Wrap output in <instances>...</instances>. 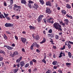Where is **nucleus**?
I'll use <instances>...</instances> for the list:
<instances>
[{"label":"nucleus","instance_id":"obj_1","mask_svg":"<svg viewBox=\"0 0 73 73\" xmlns=\"http://www.w3.org/2000/svg\"><path fill=\"white\" fill-rule=\"evenodd\" d=\"M53 25L54 27V28H55L57 30H59L60 31H62V30L61 29V26L60 25V24L57 23H56L54 24Z\"/></svg>","mask_w":73,"mask_h":73},{"label":"nucleus","instance_id":"obj_2","mask_svg":"<svg viewBox=\"0 0 73 73\" xmlns=\"http://www.w3.org/2000/svg\"><path fill=\"white\" fill-rule=\"evenodd\" d=\"M16 9H16V11H18L19 9H21V6H18L17 5L15 4L13 7V10L14 11H15Z\"/></svg>","mask_w":73,"mask_h":73},{"label":"nucleus","instance_id":"obj_3","mask_svg":"<svg viewBox=\"0 0 73 73\" xmlns=\"http://www.w3.org/2000/svg\"><path fill=\"white\" fill-rule=\"evenodd\" d=\"M20 39L23 42V44H25V43L26 42V41H27V38L25 37H22Z\"/></svg>","mask_w":73,"mask_h":73},{"label":"nucleus","instance_id":"obj_4","mask_svg":"<svg viewBox=\"0 0 73 73\" xmlns=\"http://www.w3.org/2000/svg\"><path fill=\"white\" fill-rule=\"evenodd\" d=\"M46 13H48V14H51L52 13V11L50 9V8L49 7H47L46 8Z\"/></svg>","mask_w":73,"mask_h":73},{"label":"nucleus","instance_id":"obj_5","mask_svg":"<svg viewBox=\"0 0 73 73\" xmlns=\"http://www.w3.org/2000/svg\"><path fill=\"white\" fill-rule=\"evenodd\" d=\"M5 26L6 27H13V24L12 23H6L5 25Z\"/></svg>","mask_w":73,"mask_h":73},{"label":"nucleus","instance_id":"obj_6","mask_svg":"<svg viewBox=\"0 0 73 73\" xmlns=\"http://www.w3.org/2000/svg\"><path fill=\"white\" fill-rule=\"evenodd\" d=\"M44 17V15H40L38 17V22H40L41 21V20H42V19Z\"/></svg>","mask_w":73,"mask_h":73},{"label":"nucleus","instance_id":"obj_7","mask_svg":"<svg viewBox=\"0 0 73 73\" xmlns=\"http://www.w3.org/2000/svg\"><path fill=\"white\" fill-rule=\"evenodd\" d=\"M4 47H6L9 50H12L13 49V48L12 46H9L5 45L4 46Z\"/></svg>","mask_w":73,"mask_h":73},{"label":"nucleus","instance_id":"obj_8","mask_svg":"<svg viewBox=\"0 0 73 73\" xmlns=\"http://www.w3.org/2000/svg\"><path fill=\"white\" fill-rule=\"evenodd\" d=\"M23 58V57H21L19 58L18 59L16 60V63H19L20 61L21 60V59Z\"/></svg>","mask_w":73,"mask_h":73},{"label":"nucleus","instance_id":"obj_9","mask_svg":"<svg viewBox=\"0 0 73 73\" xmlns=\"http://www.w3.org/2000/svg\"><path fill=\"white\" fill-rule=\"evenodd\" d=\"M20 65L21 66V67H23V66H24V65H25V63H24V61H21L20 62Z\"/></svg>","mask_w":73,"mask_h":73},{"label":"nucleus","instance_id":"obj_10","mask_svg":"<svg viewBox=\"0 0 73 73\" xmlns=\"http://www.w3.org/2000/svg\"><path fill=\"white\" fill-rule=\"evenodd\" d=\"M34 39L36 40H38L40 39V36L38 35H36L34 37Z\"/></svg>","mask_w":73,"mask_h":73},{"label":"nucleus","instance_id":"obj_11","mask_svg":"<svg viewBox=\"0 0 73 73\" xmlns=\"http://www.w3.org/2000/svg\"><path fill=\"white\" fill-rule=\"evenodd\" d=\"M46 5L48 6H51V3H50V2L49 1H47L46 2Z\"/></svg>","mask_w":73,"mask_h":73},{"label":"nucleus","instance_id":"obj_12","mask_svg":"<svg viewBox=\"0 0 73 73\" xmlns=\"http://www.w3.org/2000/svg\"><path fill=\"white\" fill-rule=\"evenodd\" d=\"M30 29V30H35V27L32 26L31 25H30L29 26Z\"/></svg>","mask_w":73,"mask_h":73},{"label":"nucleus","instance_id":"obj_13","mask_svg":"<svg viewBox=\"0 0 73 73\" xmlns=\"http://www.w3.org/2000/svg\"><path fill=\"white\" fill-rule=\"evenodd\" d=\"M64 22H65V23H66V25H68V23H69V20H68V19H64Z\"/></svg>","mask_w":73,"mask_h":73},{"label":"nucleus","instance_id":"obj_14","mask_svg":"<svg viewBox=\"0 0 73 73\" xmlns=\"http://www.w3.org/2000/svg\"><path fill=\"white\" fill-rule=\"evenodd\" d=\"M38 7V6L37 4H36V3H35L34 6H33V8H35V9H37Z\"/></svg>","mask_w":73,"mask_h":73},{"label":"nucleus","instance_id":"obj_15","mask_svg":"<svg viewBox=\"0 0 73 73\" xmlns=\"http://www.w3.org/2000/svg\"><path fill=\"white\" fill-rule=\"evenodd\" d=\"M66 7L67 9H70L71 8V6L69 4H67L66 5Z\"/></svg>","mask_w":73,"mask_h":73},{"label":"nucleus","instance_id":"obj_16","mask_svg":"<svg viewBox=\"0 0 73 73\" xmlns=\"http://www.w3.org/2000/svg\"><path fill=\"white\" fill-rule=\"evenodd\" d=\"M21 3L22 4H24L25 5H26V4L27 3L25 0H21Z\"/></svg>","mask_w":73,"mask_h":73},{"label":"nucleus","instance_id":"obj_17","mask_svg":"<svg viewBox=\"0 0 73 73\" xmlns=\"http://www.w3.org/2000/svg\"><path fill=\"white\" fill-rule=\"evenodd\" d=\"M19 66H19V64H14L13 66V67L14 68H19Z\"/></svg>","mask_w":73,"mask_h":73},{"label":"nucleus","instance_id":"obj_18","mask_svg":"<svg viewBox=\"0 0 73 73\" xmlns=\"http://www.w3.org/2000/svg\"><path fill=\"white\" fill-rule=\"evenodd\" d=\"M61 12L62 14H63L64 15H66V12L64 10H62L61 11Z\"/></svg>","mask_w":73,"mask_h":73},{"label":"nucleus","instance_id":"obj_19","mask_svg":"<svg viewBox=\"0 0 73 73\" xmlns=\"http://www.w3.org/2000/svg\"><path fill=\"white\" fill-rule=\"evenodd\" d=\"M60 24H61L62 26H65V23H63L62 21H59Z\"/></svg>","mask_w":73,"mask_h":73},{"label":"nucleus","instance_id":"obj_20","mask_svg":"<svg viewBox=\"0 0 73 73\" xmlns=\"http://www.w3.org/2000/svg\"><path fill=\"white\" fill-rule=\"evenodd\" d=\"M3 38L6 40H7L8 39V37L5 34H4L3 36Z\"/></svg>","mask_w":73,"mask_h":73},{"label":"nucleus","instance_id":"obj_21","mask_svg":"<svg viewBox=\"0 0 73 73\" xmlns=\"http://www.w3.org/2000/svg\"><path fill=\"white\" fill-rule=\"evenodd\" d=\"M46 42V39L45 38H43V39L42 41L40 42V44H43V43H44Z\"/></svg>","mask_w":73,"mask_h":73},{"label":"nucleus","instance_id":"obj_22","mask_svg":"<svg viewBox=\"0 0 73 73\" xmlns=\"http://www.w3.org/2000/svg\"><path fill=\"white\" fill-rule=\"evenodd\" d=\"M0 53H1V54H3L5 55V51L4 50H0Z\"/></svg>","mask_w":73,"mask_h":73},{"label":"nucleus","instance_id":"obj_23","mask_svg":"<svg viewBox=\"0 0 73 73\" xmlns=\"http://www.w3.org/2000/svg\"><path fill=\"white\" fill-rule=\"evenodd\" d=\"M57 64H58V62H57V61H55L53 62L52 63V64L54 65H56Z\"/></svg>","mask_w":73,"mask_h":73},{"label":"nucleus","instance_id":"obj_24","mask_svg":"<svg viewBox=\"0 0 73 73\" xmlns=\"http://www.w3.org/2000/svg\"><path fill=\"white\" fill-rule=\"evenodd\" d=\"M39 1L40 2V4H41L42 5H44V2L43 0H39Z\"/></svg>","mask_w":73,"mask_h":73},{"label":"nucleus","instance_id":"obj_25","mask_svg":"<svg viewBox=\"0 0 73 73\" xmlns=\"http://www.w3.org/2000/svg\"><path fill=\"white\" fill-rule=\"evenodd\" d=\"M19 70V69L16 68L14 70L13 73H16L17 72V71Z\"/></svg>","mask_w":73,"mask_h":73},{"label":"nucleus","instance_id":"obj_26","mask_svg":"<svg viewBox=\"0 0 73 73\" xmlns=\"http://www.w3.org/2000/svg\"><path fill=\"white\" fill-rule=\"evenodd\" d=\"M68 56L69 58H72V54H71V53L70 52H68Z\"/></svg>","mask_w":73,"mask_h":73},{"label":"nucleus","instance_id":"obj_27","mask_svg":"<svg viewBox=\"0 0 73 73\" xmlns=\"http://www.w3.org/2000/svg\"><path fill=\"white\" fill-rule=\"evenodd\" d=\"M59 36L58 35H56L55 36V38L56 40H58L59 39Z\"/></svg>","mask_w":73,"mask_h":73},{"label":"nucleus","instance_id":"obj_28","mask_svg":"<svg viewBox=\"0 0 73 73\" xmlns=\"http://www.w3.org/2000/svg\"><path fill=\"white\" fill-rule=\"evenodd\" d=\"M13 54L15 56H17V55L19 54V53L17 51H15L13 52Z\"/></svg>","mask_w":73,"mask_h":73},{"label":"nucleus","instance_id":"obj_29","mask_svg":"<svg viewBox=\"0 0 73 73\" xmlns=\"http://www.w3.org/2000/svg\"><path fill=\"white\" fill-rule=\"evenodd\" d=\"M66 16L67 17H68V18H70L71 19H73V17L71 16H70L68 14H67L66 15Z\"/></svg>","mask_w":73,"mask_h":73},{"label":"nucleus","instance_id":"obj_30","mask_svg":"<svg viewBox=\"0 0 73 73\" xmlns=\"http://www.w3.org/2000/svg\"><path fill=\"white\" fill-rule=\"evenodd\" d=\"M3 18L4 19H5V17H4V15H3V14H1L0 15V18L1 19H3Z\"/></svg>","mask_w":73,"mask_h":73},{"label":"nucleus","instance_id":"obj_31","mask_svg":"<svg viewBox=\"0 0 73 73\" xmlns=\"http://www.w3.org/2000/svg\"><path fill=\"white\" fill-rule=\"evenodd\" d=\"M66 64L67 66H68V67H70V65H71V63H70L67 62L66 63Z\"/></svg>","mask_w":73,"mask_h":73},{"label":"nucleus","instance_id":"obj_32","mask_svg":"<svg viewBox=\"0 0 73 73\" xmlns=\"http://www.w3.org/2000/svg\"><path fill=\"white\" fill-rule=\"evenodd\" d=\"M67 46L68 47L69 49H70L71 48V44H70L68 43Z\"/></svg>","mask_w":73,"mask_h":73},{"label":"nucleus","instance_id":"obj_33","mask_svg":"<svg viewBox=\"0 0 73 73\" xmlns=\"http://www.w3.org/2000/svg\"><path fill=\"white\" fill-rule=\"evenodd\" d=\"M31 6L32 5L31 4L29 3L27 4V7H28L29 8H32Z\"/></svg>","mask_w":73,"mask_h":73},{"label":"nucleus","instance_id":"obj_34","mask_svg":"<svg viewBox=\"0 0 73 73\" xmlns=\"http://www.w3.org/2000/svg\"><path fill=\"white\" fill-rule=\"evenodd\" d=\"M28 2H29V4H34V2L30 0L29 1H28Z\"/></svg>","mask_w":73,"mask_h":73},{"label":"nucleus","instance_id":"obj_35","mask_svg":"<svg viewBox=\"0 0 73 73\" xmlns=\"http://www.w3.org/2000/svg\"><path fill=\"white\" fill-rule=\"evenodd\" d=\"M37 42H34L32 44V45L33 46H35V47H36V45H37Z\"/></svg>","mask_w":73,"mask_h":73},{"label":"nucleus","instance_id":"obj_36","mask_svg":"<svg viewBox=\"0 0 73 73\" xmlns=\"http://www.w3.org/2000/svg\"><path fill=\"white\" fill-rule=\"evenodd\" d=\"M29 66V63H27L25 65V68H28Z\"/></svg>","mask_w":73,"mask_h":73},{"label":"nucleus","instance_id":"obj_37","mask_svg":"<svg viewBox=\"0 0 73 73\" xmlns=\"http://www.w3.org/2000/svg\"><path fill=\"white\" fill-rule=\"evenodd\" d=\"M30 65H33V62L32 60L30 61L29 62Z\"/></svg>","mask_w":73,"mask_h":73},{"label":"nucleus","instance_id":"obj_38","mask_svg":"<svg viewBox=\"0 0 73 73\" xmlns=\"http://www.w3.org/2000/svg\"><path fill=\"white\" fill-rule=\"evenodd\" d=\"M35 47L37 48H39L40 47V46L39 44H36V45L35 46Z\"/></svg>","mask_w":73,"mask_h":73},{"label":"nucleus","instance_id":"obj_39","mask_svg":"<svg viewBox=\"0 0 73 73\" xmlns=\"http://www.w3.org/2000/svg\"><path fill=\"white\" fill-rule=\"evenodd\" d=\"M46 73H52L51 70H48L46 72Z\"/></svg>","mask_w":73,"mask_h":73},{"label":"nucleus","instance_id":"obj_40","mask_svg":"<svg viewBox=\"0 0 73 73\" xmlns=\"http://www.w3.org/2000/svg\"><path fill=\"white\" fill-rule=\"evenodd\" d=\"M62 52H61L60 53V56H59V58H61V57L62 56Z\"/></svg>","mask_w":73,"mask_h":73},{"label":"nucleus","instance_id":"obj_41","mask_svg":"<svg viewBox=\"0 0 73 73\" xmlns=\"http://www.w3.org/2000/svg\"><path fill=\"white\" fill-rule=\"evenodd\" d=\"M3 13L5 17H7V16H8V14H6L5 13Z\"/></svg>","mask_w":73,"mask_h":73},{"label":"nucleus","instance_id":"obj_42","mask_svg":"<svg viewBox=\"0 0 73 73\" xmlns=\"http://www.w3.org/2000/svg\"><path fill=\"white\" fill-rule=\"evenodd\" d=\"M58 72L60 73H62V71L61 70V69H59L58 71Z\"/></svg>","mask_w":73,"mask_h":73},{"label":"nucleus","instance_id":"obj_43","mask_svg":"<svg viewBox=\"0 0 73 73\" xmlns=\"http://www.w3.org/2000/svg\"><path fill=\"white\" fill-rule=\"evenodd\" d=\"M5 32L6 33H7V34H9L10 35L11 34V33H10L9 31H6Z\"/></svg>","mask_w":73,"mask_h":73},{"label":"nucleus","instance_id":"obj_44","mask_svg":"<svg viewBox=\"0 0 73 73\" xmlns=\"http://www.w3.org/2000/svg\"><path fill=\"white\" fill-rule=\"evenodd\" d=\"M65 49V46L64 45L62 48H61V50H64V49Z\"/></svg>","mask_w":73,"mask_h":73},{"label":"nucleus","instance_id":"obj_45","mask_svg":"<svg viewBox=\"0 0 73 73\" xmlns=\"http://www.w3.org/2000/svg\"><path fill=\"white\" fill-rule=\"evenodd\" d=\"M33 46H33L32 44L31 45V46L30 47V49L31 50H33Z\"/></svg>","mask_w":73,"mask_h":73},{"label":"nucleus","instance_id":"obj_46","mask_svg":"<svg viewBox=\"0 0 73 73\" xmlns=\"http://www.w3.org/2000/svg\"><path fill=\"white\" fill-rule=\"evenodd\" d=\"M42 62H43L45 64H46V61H45V60L43 59L42 60Z\"/></svg>","mask_w":73,"mask_h":73},{"label":"nucleus","instance_id":"obj_47","mask_svg":"<svg viewBox=\"0 0 73 73\" xmlns=\"http://www.w3.org/2000/svg\"><path fill=\"white\" fill-rule=\"evenodd\" d=\"M58 35L59 36H61V37H62V33H59Z\"/></svg>","mask_w":73,"mask_h":73},{"label":"nucleus","instance_id":"obj_48","mask_svg":"<svg viewBox=\"0 0 73 73\" xmlns=\"http://www.w3.org/2000/svg\"><path fill=\"white\" fill-rule=\"evenodd\" d=\"M69 44L68 41H67L65 42V45H66V46L67 45H67H68L67 44Z\"/></svg>","mask_w":73,"mask_h":73},{"label":"nucleus","instance_id":"obj_49","mask_svg":"<svg viewBox=\"0 0 73 73\" xmlns=\"http://www.w3.org/2000/svg\"><path fill=\"white\" fill-rule=\"evenodd\" d=\"M10 56L11 57H15V55H14V54H10Z\"/></svg>","mask_w":73,"mask_h":73},{"label":"nucleus","instance_id":"obj_50","mask_svg":"<svg viewBox=\"0 0 73 73\" xmlns=\"http://www.w3.org/2000/svg\"><path fill=\"white\" fill-rule=\"evenodd\" d=\"M50 42L51 44H52L53 45H54V42H53V41L52 40H50Z\"/></svg>","mask_w":73,"mask_h":73},{"label":"nucleus","instance_id":"obj_51","mask_svg":"<svg viewBox=\"0 0 73 73\" xmlns=\"http://www.w3.org/2000/svg\"><path fill=\"white\" fill-rule=\"evenodd\" d=\"M10 4H13V0H10Z\"/></svg>","mask_w":73,"mask_h":73},{"label":"nucleus","instance_id":"obj_52","mask_svg":"<svg viewBox=\"0 0 73 73\" xmlns=\"http://www.w3.org/2000/svg\"><path fill=\"white\" fill-rule=\"evenodd\" d=\"M47 23H50V19H48L47 20Z\"/></svg>","mask_w":73,"mask_h":73},{"label":"nucleus","instance_id":"obj_53","mask_svg":"<svg viewBox=\"0 0 73 73\" xmlns=\"http://www.w3.org/2000/svg\"><path fill=\"white\" fill-rule=\"evenodd\" d=\"M36 52L38 53H39L40 52V50H38V49H37L36 50Z\"/></svg>","mask_w":73,"mask_h":73},{"label":"nucleus","instance_id":"obj_54","mask_svg":"<svg viewBox=\"0 0 73 73\" xmlns=\"http://www.w3.org/2000/svg\"><path fill=\"white\" fill-rule=\"evenodd\" d=\"M69 43L70 44H72V45H73V42L71 41H70L69 40L68 41V43Z\"/></svg>","mask_w":73,"mask_h":73},{"label":"nucleus","instance_id":"obj_55","mask_svg":"<svg viewBox=\"0 0 73 73\" xmlns=\"http://www.w3.org/2000/svg\"><path fill=\"white\" fill-rule=\"evenodd\" d=\"M15 38L16 39V40H18V37H17V36L15 35Z\"/></svg>","mask_w":73,"mask_h":73},{"label":"nucleus","instance_id":"obj_56","mask_svg":"<svg viewBox=\"0 0 73 73\" xmlns=\"http://www.w3.org/2000/svg\"><path fill=\"white\" fill-rule=\"evenodd\" d=\"M1 66H3L4 65V63L3 62H1Z\"/></svg>","mask_w":73,"mask_h":73},{"label":"nucleus","instance_id":"obj_57","mask_svg":"<svg viewBox=\"0 0 73 73\" xmlns=\"http://www.w3.org/2000/svg\"><path fill=\"white\" fill-rule=\"evenodd\" d=\"M43 21H44V23H46V19H43Z\"/></svg>","mask_w":73,"mask_h":73},{"label":"nucleus","instance_id":"obj_58","mask_svg":"<svg viewBox=\"0 0 73 73\" xmlns=\"http://www.w3.org/2000/svg\"><path fill=\"white\" fill-rule=\"evenodd\" d=\"M50 35H51V38H52V37H54V34H50Z\"/></svg>","mask_w":73,"mask_h":73},{"label":"nucleus","instance_id":"obj_59","mask_svg":"<svg viewBox=\"0 0 73 73\" xmlns=\"http://www.w3.org/2000/svg\"><path fill=\"white\" fill-rule=\"evenodd\" d=\"M32 61H33V62H36V60L35 59H33Z\"/></svg>","mask_w":73,"mask_h":73},{"label":"nucleus","instance_id":"obj_60","mask_svg":"<svg viewBox=\"0 0 73 73\" xmlns=\"http://www.w3.org/2000/svg\"><path fill=\"white\" fill-rule=\"evenodd\" d=\"M28 72L29 73H31L32 72V71H31V69H29L28 70Z\"/></svg>","mask_w":73,"mask_h":73},{"label":"nucleus","instance_id":"obj_61","mask_svg":"<svg viewBox=\"0 0 73 73\" xmlns=\"http://www.w3.org/2000/svg\"><path fill=\"white\" fill-rule=\"evenodd\" d=\"M11 46H13V47H15V44L14 43H13L12 44Z\"/></svg>","mask_w":73,"mask_h":73},{"label":"nucleus","instance_id":"obj_62","mask_svg":"<svg viewBox=\"0 0 73 73\" xmlns=\"http://www.w3.org/2000/svg\"><path fill=\"white\" fill-rule=\"evenodd\" d=\"M22 50L23 52H25V49H24V48H23L22 49Z\"/></svg>","mask_w":73,"mask_h":73},{"label":"nucleus","instance_id":"obj_63","mask_svg":"<svg viewBox=\"0 0 73 73\" xmlns=\"http://www.w3.org/2000/svg\"><path fill=\"white\" fill-rule=\"evenodd\" d=\"M52 30L51 29H50L48 31V32L49 33H52Z\"/></svg>","mask_w":73,"mask_h":73},{"label":"nucleus","instance_id":"obj_64","mask_svg":"<svg viewBox=\"0 0 73 73\" xmlns=\"http://www.w3.org/2000/svg\"><path fill=\"white\" fill-rule=\"evenodd\" d=\"M3 4L4 5V6H7V3L5 2Z\"/></svg>","mask_w":73,"mask_h":73}]
</instances>
